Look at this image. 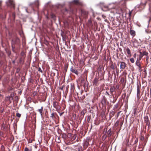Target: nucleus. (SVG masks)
<instances>
[{
  "label": "nucleus",
  "mask_w": 151,
  "mask_h": 151,
  "mask_svg": "<svg viewBox=\"0 0 151 151\" xmlns=\"http://www.w3.org/2000/svg\"><path fill=\"white\" fill-rule=\"evenodd\" d=\"M121 11H122V10L121 9Z\"/></svg>",
  "instance_id": "338daca9"
},
{
  "label": "nucleus",
  "mask_w": 151,
  "mask_h": 151,
  "mask_svg": "<svg viewBox=\"0 0 151 151\" xmlns=\"http://www.w3.org/2000/svg\"><path fill=\"white\" fill-rule=\"evenodd\" d=\"M110 93L112 96H113V92L114 91L115 88L114 86H111L110 88Z\"/></svg>",
  "instance_id": "6e6552de"
},
{
  "label": "nucleus",
  "mask_w": 151,
  "mask_h": 151,
  "mask_svg": "<svg viewBox=\"0 0 151 151\" xmlns=\"http://www.w3.org/2000/svg\"><path fill=\"white\" fill-rule=\"evenodd\" d=\"M62 137L63 138H64V137H66V135L65 134H62Z\"/></svg>",
  "instance_id": "a19ab883"
},
{
  "label": "nucleus",
  "mask_w": 151,
  "mask_h": 151,
  "mask_svg": "<svg viewBox=\"0 0 151 151\" xmlns=\"http://www.w3.org/2000/svg\"><path fill=\"white\" fill-rule=\"evenodd\" d=\"M142 54L144 56L145 55L147 56L148 55V53L146 51H144L142 52Z\"/></svg>",
  "instance_id": "412c9836"
},
{
  "label": "nucleus",
  "mask_w": 151,
  "mask_h": 151,
  "mask_svg": "<svg viewBox=\"0 0 151 151\" xmlns=\"http://www.w3.org/2000/svg\"><path fill=\"white\" fill-rule=\"evenodd\" d=\"M119 122L118 121H117L116 122V123H117V124H118Z\"/></svg>",
  "instance_id": "13d9d810"
},
{
  "label": "nucleus",
  "mask_w": 151,
  "mask_h": 151,
  "mask_svg": "<svg viewBox=\"0 0 151 151\" xmlns=\"http://www.w3.org/2000/svg\"><path fill=\"white\" fill-rule=\"evenodd\" d=\"M84 98H85V96H84L83 97H83H82V98H83V99H83Z\"/></svg>",
  "instance_id": "052dcab7"
},
{
  "label": "nucleus",
  "mask_w": 151,
  "mask_h": 151,
  "mask_svg": "<svg viewBox=\"0 0 151 151\" xmlns=\"http://www.w3.org/2000/svg\"><path fill=\"white\" fill-rule=\"evenodd\" d=\"M21 55L23 58H24L25 57V53L23 51H22L20 53Z\"/></svg>",
  "instance_id": "4be33fe9"
},
{
  "label": "nucleus",
  "mask_w": 151,
  "mask_h": 151,
  "mask_svg": "<svg viewBox=\"0 0 151 151\" xmlns=\"http://www.w3.org/2000/svg\"><path fill=\"white\" fill-rule=\"evenodd\" d=\"M120 112H121V111H120L119 112H118L117 113V117H118L119 116Z\"/></svg>",
  "instance_id": "ea45409f"
},
{
  "label": "nucleus",
  "mask_w": 151,
  "mask_h": 151,
  "mask_svg": "<svg viewBox=\"0 0 151 151\" xmlns=\"http://www.w3.org/2000/svg\"><path fill=\"white\" fill-rule=\"evenodd\" d=\"M83 146L84 147H87L88 145H89V142H88L87 141H85L84 143L83 144Z\"/></svg>",
  "instance_id": "a211bd4d"
},
{
  "label": "nucleus",
  "mask_w": 151,
  "mask_h": 151,
  "mask_svg": "<svg viewBox=\"0 0 151 151\" xmlns=\"http://www.w3.org/2000/svg\"><path fill=\"white\" fill-rule=\"evenodd\" d=\"M138 138H136V139L134 141V144H135L136 143H137L138 142Z\"/></svg>",
  "instance_id": "f704fd0d"
},
{
  "label": "nucleus",
  "mask_w": 151,
  "mask_h": 151,
  "mask_svg": "<svg viewBox=\"0 0 151 151\" xmlns=\"http://www.w3.org/2000/svg\"><path fill=\"white\" fill-rule=\"evenodd\" d=\"M20 43V40L19 38L17 36L13 37L11 40V45H19Z\"/></svg>",
  "instance_id": "f257e3e1"
},
{
  "label": "nucleus",
  "mask_w": 151,
  "mask_h": 151,
  "mask_svg": "<svg viewBox=\"0 0 151 151\" xmlns=\"http://www.w3.org/2000/svg\"><path fill=\"white\" fill-rule=\"evenodd\" d=\"M2 1H0V9H1Z\"/></svg>",
  "instance_id": "c03bdc74"
},
{
  "label": "nucleus",
  "mask_w": 151,
  "mask_h": 151,
  "mask_svg": "<svg viewBox=\"0 0 151 151\" xmlns=\"http://www.w3.org/2000/svg\"><path fill=\"white\" fill-rule=\"evenodd\" d=\"M131 12H130L129 13V16H130V15H131Z\"/></svg>",
  "instance_id": "6e6d98bb"
},
{
  "label": "nucleus",
  "mask_w": 151,
  "mask_h": 151,
  "mask_svg": "<svg viewBox=\"0 0 151 151\" xmlns=\"http://www.w3.org/2000/svg\"><path fill=\"white\" fill-rule=\"evenodd\" d=\"M119 13V14H120V12H119V13Z\"/></svg>",
  "instance_id": "69168bd1"
},
{
  "label": "nucleus",
  "mask_w": 151,
  "mask_h": 151,
  "mask_svg": "<svg viewBox=\"0 0 151 151\" xmlns=\"http://www.w3.org/2000/svg\"><path fill=\"white\" fill-rule=\"evenodd\" d=\"M70 70L72 73H74L77 75L78 74V72L77 70L75 69H73V66H71V67Z\"/></svg>",
  "instance_id": "9d476101"
},
{
  "label": "nucleus",
  "mask_w": 151,
  "mask_h": 151,
  "mask_svg": "<svg viewBox=\"0 0 151 151\" xmlns=\"http://www.w3.org/2000/svg\"><path fill=\"white\" fill-rule=\"evenodd\" d=\"M1 79V77H0V79Z\"/></svg>",
  "instance_id": "774afa93"
},
{
  "label": "nucleus",
  "mask_w": 151,
  "mask_h": 151,
  "mask_svg": "<svg viewBox=\"0 0 151 151\" xmlns=\"http://www.w3.org/2000/svg\"><path fill=\"white\" fill-rule=\"evenodd\" d=\"M58 142H58V143H59V142H60L61 141H60V138H59V137H58Z\"/></svg>",
  "instance_id": "37998d69"
},
{
  "label": "nucleus",
  "mask_w": 151,
  "mask_h": 151,
  "mask_svg": "<svg viewBox=\"0 0 151 151\" xmlns=\"http://www.w3.org/2000/svg\"><path fill=\"white\" fill-rule=\"evenodd\" d=\"M130 62L132 63H133L134 62V60L133 58H132L130 59Z\"/></svg>",
  "instance_id": "bb28decb"
},
{
  "label": "nucleus",
  "mask_w": 151,
  "mask_h": 151,
  "mask_svg": "<svg viewBox=\"0 0 151 151\" xmlns=\"http://www.w3.org/2000/svg\"><path fill=\"white\" fill-rule=\"evenodd\" d=\"M145 138L143 136H141L140 138V139L141 140H144Z\"/></svg>",
  "instance_id": "c9c22d12"
},
{
  "label": "nucleus",
  "mask_w": 151,
  "mask_h": 151,
  "mask_svg": "<svg viewBox=\"0 0 151 151\" xmlns=\"http://www.w3.org/2000/svg\"><path fill=\"white\" fill-rule=\"evenodd\" d=\"M110 68L113 70L115 69V65L114 64H113L112 63L110 66Z\"/></svg>",
  "instance_id": "b1692460"
},
{
  "label": "nucleus",
  "mask_w": 151,
  "mask_h": 151,
  "mask_svg": "<svg viewBox=\"0 0 151 151\" xmlns=\"http://www.w3.org/2000/svg\"><path fill=\"white\" fill-rule=\"evenodd\" d=\"M43 109V107L42 106L40 109H38L37 111H39L40 114V115L41 116H42L43 113H42Z\"/></svg>",
  "instance_id": "f8f14e48"
},
{
  "label": "nucleus",
  "mask_w": 151,
  "mask_h": 151,
  "mask_svg": "<svg viewBox=\"0 0 151 151\" xmlns=\"http://www.w3.org/2000/svg\"><path fill=\"white\" fill-rule=\"evenodd\" d=\"M90 119H91L90 116H87V121H88V122H89L90 121Z\"/></svg>",
  "instance_id": "72a5a7b5"
},
{
  "label": "nucleus",
  "mask_w": 151,
  "mask_h": 151,
  "mask_svg": "<svg viewBox=\"0 0 151 151\" xmlns=\"http://www.w3.org/2000/svg\"><path fill=\"white\" fill-rule=\"evenodd\" d=\"M99 81V80L96 78H95L93 81V85H96Z\"/></svg>",
  "instance_id": "ddd939ff"
},
{
  "label": "nucleus",
  "mask_w": 151,
  "mask_h": 151,
  "mask_svg": "<svg viewBox=\"0 0 151 151\" xmlns=\"http://www.w3.org/2000/svg\"><path fill=\"white\" fill-rule=\"evenodd\" d=\"M10 96H7L6 97L5 99L6 100L10 99Z\"/></svg>",
  "instance_id": "e433bc0d"
},
{
  "label": "nucleus",
  "mask_w": 151,
  "mask_h": 151,
  "mask_svg": "<svg viewBox=\"0 0 151 151\" xmlns=\"http://www.w3.org/2000/svg\"><path fill=\"white\" fill-rule=\"evenodd\" d=\"M12 45V50L14 52V51H15L14 49L15 48V45Z\"/></svg>",
  "instance_id": "c85d7f7f"
},
{
  "label": "nucleus",
  "mask_w": 151,
  "mask_h": 151,
  "mask_svg": "<svg viewBox=\"0 0 151 151\" xmlns=\"http://www.w3.org/2000/svg\"><path fill=\"white\" fill-rule=\"evenodd\" d=\"M117 88H119V86H118V87H117Z\"/></svg>",
  "instance_id": "0e129e2a"
},
{
  "label": "nucleus",
  "mask_w": 151,
  "mask_h": 151,
  "mask_svg": "<svg viewBox=\"0 0 151 151\" xmlns=\"http://www.w3.org/2000/svg\"><path fill=\"white\" fill-rule=\"evenodd\" d=\"M50 116L52 119H53L55 118V116H54V114L53 112L51 113V116Z\"/></svg>",
  "instance_id": "7c9ffc66"
},
{
  "label": "nucleus",
  "mask_w": 151,
  "mask_h": 151,
  "mask_svg": "<svg viewBox=\"0 0 151 151\" xmlns=\"http://www.w3.org/2000/svg\"><path fill=\"white\" fill-rule=\"evenodd\" d=\"M119 106V104H115L114 107L113 108V109L114 110V111H117V110H116V109H117Z\"/></svg>",
  "instance_id": "dca6fc26"
},
{
  "label": "nucleus",
  "mask_w": 151,
  "mask_h": 151,
  "mask_svg": "<svg viewBox=\"0 0 151 151\" xmlns=\"http://www.w3.org/2000/svg\"><path fill=\"white\" fill-rule=\"evenodd\" d=\"M139 53L140 55H139V58L138 59L141 60L144 55L142 54V52H139Z\"/></svg>",
  "instance_id": "393cba45"
},
{
  "label": "nucleus",
  "mask_w": 151,
  "mask_h": 151,
  "mask_svg": "<svg viewBox=\"0 0 151 151\" xmlns=\"http://www.w3.org/2000/svg\"><path fill=\"white\" fill-rule=\"evenodd\" d=\"M21 114L19 113H18L16 114V116L19 118H20L21 117Z\"/></svg>",
  "instance_id": "473e14b6"
},
{
  "label": "nucleus",
  "mask_w": 151,
  "mask_h": 151,
  "mask_svg": "<svg viewBox=\"0 0 151 151\" xmlns=\"http://www.w3.org/2000/svg\"><path fill=\"white\" fill-rule=\"evenodd\" d=\"M38 71H40V72H41L42 73V71L41 69V68H39V69H38Z\"/></svg>",
  "instance_id": "79ce46f5"
},
{
  "label": "nucleus",
  "mask_w": 151,
  "mask_h": 151,
  "mask_svg": "<svg viewBox=\"0 0 151 151\" xmlns=\"http://www.w3.org/2000/svg\"><path fill=\"white\" fill-rule=\"evenodd\" d=\"M81 13L85 15H87L88 14V12L84 10H82Z\"/></svg>",
  "instance_id": "6ab92c4d"
},
{
  "label": "nucleus",
  "mask_w": 151,
  "mask_h": 151,
  "mask_svg": "<svg viewBox=\"0 0 151 151\" xmlns=\"http://www.w3.org/2000/svg\"><path fill=\"white\" fill-rule=\"evenodd\" d=\"M111 129L110 128L109 129L107 132L108 136L109 137H110L112 134Z\"/></svg>",
  "instance_id": "4468645a"
},
{
  "label": "nucleus",
  "mask_w": 151,
  "mask_h": 151,
  "mask_svg": "<svg viewBox=\"0 0 151 151\" xmlns=\"http://www.w3.org/2000/svg\"><path fill=\"white\" fill-rule=\"evenodd\" d=\"M141 83L139 82V84L138 83L137 85V99L139 100L140 99V90H141Z\"/></svg>",
  "instance_id": "f03ea898"
},
{
  "label": "nucleus",
  "mask_w": 151,
  "mask_h": 151,
  "mask_svg": "<svg viewBox=\"0 0 151 151\" xmlns=\"http://www.w3.org/2000/svg\"><path fill=\"white\" fill-rule=\"evenodd\" d=\"M117 88H119V86H118V87H117Z\"/></svg>",
  "instance_id": "e2e57ef3"
},
{
  "label": "nucleus",
  "mask_w": 151,
  "mask_h": 151,
  "mask_svg": "<svg viewBox=\"0 0 151 151\" xmlns=\"http://www.w3.org/2000/svg\"><path fill=\"white\" fill-rule=\"evenodd\" d=\"M115 112L113 111H111L110 112L109 114V116L110 118L112 117L115 114Z\"/></svg>",
  "instance_id": "f3484780"
},
{
  "label": "nucleus",
  "mask_w": 151,
  "mask_h": 151,
  "mask_svg": "<svg viewBox=\"0 0 151 151\" xmlns=\"http://www.w3.org/2000/svg\"><path fill=\"white\" fill-rule=\"evenodd\" d=\"M84 63V62L83 61V60H80V63Z\"/></svg>",
  "instance_id": "de8ad7c7"
},
{
  "label": "nucleus",
  "mask_w": 151,
  "mask_h": 151,
  "mask_svg": "<svg viewBox=\"0 0 151 151\" xmlns=\"http://www.w3.org/2000/svg\"><path fill=\"white\" fill-rule=\"evenodd\" d=\"M144 121L146 125L149 127L150 125V123L148 119V117L147 116H146L144 117Z\"/></svg>",
  "instance_id": "39448f33"
},
{
  "label": "nucleus",
  "mask_w": 151,
  "mask_h": 151,
  "mask_svg": "<svg viewBox=\"0 0 151 151\" xmlns=\"http://www.w3.org/2000/svg\"><path fill=\"white\" fill-rule=\"evenodd\" d=\"M106 99L105 97H103L101 100V103L103 105H104L106 104Z\"/></svg>",
  "instance_id": "9b49d317"
},
{
  "label": "nucleus",
  "mask_w": 151,
  "mask_h": 151,
  "mask_svg": "<svg viewBox=\"0 0 151 151\" xmlns=\"http://www.w3.org/2000/svg\"><path fill=\"white\" fill-rule=\"evenodd\" d=\"M19 151V147L18 146V147H17V149L16 151Z\"/></svg>",
  "instance_id": "49530a36"
},
{
  "label": "nucleus",
  "mask_w": 151,
  "mask_h": 151,
  "mask_svg": "<svg viewBox=\"0 0 151 151\" xmlns=\"http://www.w3.org/2000/svg\"><path fill=\"white\" fill-rule=\"evenodd\" d=\"M58 103L56 101H55L53 102V106L54 108H56L57 107V106L58 105Z\"/></svg>",
  "instance_id": "5701e85b"
},
{
  "label": "nucleus",
  "mask_w": 151,
  "mask_h": 151,
  "mask_svg": "<svg viewBox=\"0 0 151 151\" xmlns=\"http://www.w3.org/2000/svg\"><path fill=\"white\" fill-rule=\"evenodd\" d=\"M4 109L3 108L2 109H1V113H3V112L4 111Z\"/></svg>",
  "instance_id": "a18cd8bd"
},
{
  "label": "nucleus",
  "mask_w": 151,
  "mask_h": 151,
  "mask_svg": "<svg viewBox=\"0 0 151 151\" xmlns=\"http://www.w3.org/2000/svg\"><path fill=\"white\" fill-rule=\"evenodd\" d=\"M91 139L90 138V137H87L86 139V141H87L88 142H91Z\"/></svg>",
  "instance_id": "cd10ccee"
},
{
  "label": "nucleus",
  "mask_w": 151,
  "mask_h": 151,
  "mask_svg": "<svg viewBox=\"0 0 151 151\" xmlns=\"http://www.w3.org/2000/svg\"><path fill=\"white\" fill-rule=\"evenodd\" d=\"M20 70V69L19 68H17V70H16V72L18 73L19 72V71Z\"/></svg>",
  "instance_id": "58836bf2"
},
{
  "label": "nucleus",
  "mask_w": 151,
  "mask_h": 151,
  "mask_svg": "<svg viewBox=\"0 0 151 151\" xmlns=\"http://www.w3.org/2000/svg\"><path fill=\"white\" fill-rule=\"evenodd\" d=\"M1 96V94H0V97Z\"/></svg>",
  "instance_id": "680f3d73"
},
{
  "label": "nucleus",
  "mask_w": 151,
  "mask_h": 151,
  "mask_svg": "<svg viewBox=\"0 0 151 151\" xmlns=\"http://www.w3.org/2000/svg\"><path fill=\"white\" fill-rule=\"evenodd\" d=\"M103 137H105V139L106 137L107 136H106V135H104Z\"/></svg>",
  "instance_id": "8fccbe9b"
},
{
  "label": "nucleus",
  "mask_w": 151,
  "mask_h": 151,
  "mask_svg": "<svg viewBox=\"0 0 151 151\" xmlns=\"http://www.w3.org/2000/svg\"><path fill=\"white\" fill-rule=\"evenodd\" d=\"M105 94L106 95H107L108 96H109L110 95V94L109 93V92H107V91L106 92V93Z\"/></svg>",
  "instance_id": "4c0bfd02"
},
{
  "label": "nucleus",
  "mask_w": 151,
  "mask_h": 151,
  "mask_svg": "<svg viewBox=\"0 0 151 151\" xmlns=\"http://www.w3.org/2000/svg\"><path fill=\"white\" fill-rule=\"evenodd\" d=\"M136 54H134V58H136Z\"/></svg>",
  "instance_id": "603ef678"
},
{
  "label": "nucleus",
  "mask_w": 151,
  "mask_h": 151,
  "mask_svg": "<svg viewBox=\"0 0 151 151\" xmlns=\"http://www.w3.org/2000/svg\"><path fill=\"white\" fill-rule=\"evenodd\" d=\"M140 60L138 59H137L135 63L136 65L138 67L139 69H140L141 68V65L140 63Z\"/></svg>",
  "instance_id": "0eeeda50"
},
{
  "label": "nucleus",
  "mask_w": 151,
  "mask_h": 151,
  "mask_svg": "<svg viewBox=\"0 0 151 151\" xmlns=\"http://www.w3.org/2000/svg\"><path fill=\"white\" fill-rule=\"evenodd\" d=\"M12 63H15V61L14 60H13L12 61Z\"/></svg>",
  "instance_id": "5fc2aeb1"
},
{
  "label": "nucleus",
  "mask_w": 151,
  "mask_h": 151,
  "mask_svg": "<svg viewBox=\"0 0 151 151\" xmlns=\"http://www.w3.org/2000/svg\"><path fill=\"white\" fill-rule=\"evenodd\" d=\"M63 113H60V116H61L62 114Z\"/></svg>",
  "instance_id": "864d4df0"
},
{
  "label": "nucleus",
  "mask_w": 151,
  "mask_h": 151,
  "mask_svg": "<svg viewBox=\"0 0 151 151\" xmlns=\"http://www.w3.org/2000/svg\"><path fill=\"white\" fill-rule=\"evenodd\" d=\"M24 151H31V150H29L27 147H25L24 149Z\"/></svg>",
  "instance_id": "c756f323"
},
{
  "label": "nucleus",
  "mask_w": 151,
  "mask_h": 151,
  "mask_svg": "<svg viewBox=\"0 0 151 151\" xmlns=\"http://www.w3.org/2000/svg\"><path fill=\"white\" fill-rule=\"evenodd\" d=\"M63 87H62L61 88H60V89H61V90H62L63 89Z\"/></svg>",
  "instance_id": "bf43d9fd"
},
{
  "label": "nucleus",
  "mask_w": 151,
  "mask_h": 151,
  "mask_svg": "<svg viewBox=\"0 0 151 151\" xmlns=\"http://www.w3.org/2000/svg\"><path fill=\"white\" fill-rule=\"evenodd\" d=\"M149 58V57L148 55L146 56V61L147 62V64L148 63Z\"/></svg>",
  "instance_id": "2f4dec72"
},
{
  "label": "nucleus",
  "mask_w": 151,
  "mask_h": 151,
  "mask_svg": "<svg viewBox=\"0 0 151 151\" xmlns=\"http://www.w3.org/2000/svg\"><path fill=\"white\" fill-rule=\"evenodd\" d=\"M126 66V63L124 62H120V68L121 69V71L123 69H124L125 68Z\"/></svg>",
  "instance_id": "423d86ee"
},
{
  "label": "nucleus",
  "mask_w": 151,
  "mask_h": 151,
  "mask_svg": "<svg viewBox=\"0 0 151 151\" xmlns=\"http://www.w3.org/2000/svg\"><path fill=\"white\" fill-rule=\"evenodd\" d=\"M7 5L8 6H11L12 7H14V4L13 1L12 0H8V2H6Z\"/></svg>",
  "instance_id": "20e7f679"
},
{
  "label": "nucleus",
  "mask_w": 151,
  "mask_h": 151,
  "mask_svg": "<svg viewBox=\"0 0 151 151\" xmlns=\"http://www.w3.org/2000/svg\"><path fill=\"white\" fill-rule=\"evenodd\" d=\"M71 89L73 88H74V86H71Z\"/></svg>",
  "instance_id": "4d7b16f0"
},
{
  "label": "nucleus",
  "mask_w": 151,
  "mask_h": 151,
  "mask_svg": "<svg viewBox=\"0 0 151 151\" xmlns=\"http://www.w3.org/2000/svg\"><path fill=\"white\" fill-rule=\"evenodd\" d=\"M19 62L23 64L24 63V59L23 58H20Z\"/></svg>",
  "instance_id": "a878e982"
},
{
  "label": "nucleus",
  "mask_w": 151,
  "mask_h": 151,
  "mask_svg": "<svg viewBox=\"0 0 151 151\" xmlns=\"http://www.w3.org/2000/svg\"><path fill=\"white\" fill-rule=\"evenodd\" d=\"M124 73L126 75H127V73H126V72H125L124 71Z\"/></svg>",
  "instance_id": "09e8293b"
},
{
  "label": "nucleus",
  "mask_w": 151,
  "mask_h": 151,
  "mask_svg": "<svg viewBox=\"0 0 151 151\" xmlns=\"http://www.w3.org/2000/svg\"><path fill=\"white\" fill-rule=\"evenodd\" d=\"M130 33L132 37H134L136 35V32L135 31L130 29Z\"/></svg>",
  "instance_id": "1a4fd4ad"
},
{
  "label": "nucleus",
  "mask_w": 151,
  "mask_h": 151,
  "mask_svg": "<svg viewBox=\"0 0 151 151\" xmlns=\"http://www.w3.org/2000/svg\"><path fill=\"white\" fill-rule=\"evenodd\" d=\"M120 82L122 84L124 83V84H125V83L126 82L125 81V80L124 78H121L120 80Z\"/></svg>",
  "instance_id": "aec40b11"
},
{
  "label": "nucleus",
  "mask_w": 151,
  "mask_h": 151,
  "mask_svg": "<svg viewBox=\"0 0 151 151\" xmlns=\"http://www.w3.org/2000/svg\"><path fill=\"white\" fill-rule=\"evenodd\" d=\"M150 95L151 96V88L150 89Z\"/></svg>",
  "instance_id": "3c124183"
},
{
  "label": "nucleus",
  "mask_w": 151,
  "mask_h": 151,
  "mask_svg": "<svg viewBox=\"0 0 151 151\" xmlns=\"http://www.w3.org/2000/svg\"><path fill=\"white\" fill-rule=\"evenodd\" d=\"M125 50L127 54L129 55H131V51L127 47V48L125 49Z\"/></svg>",
  "instance_id": "2eb2a0df"
},
{
  "label": "nucleus",
  "mask_w": 151,
  "mask_h": 151,
  "mask_svg": "<svg viewBox=\"0 0 151 151\" xmlns=\"http://www.w3.org/2000/svg\"><path fill=\"white\" fill-rule=\"evenodd\" d=\"M72 3L73 4L78 6H83V4L82 2L80 1L79 0H74L72 1Z\"/></svg>",
  "instance_id": "7ed1b4c3"
}]
</instances>
